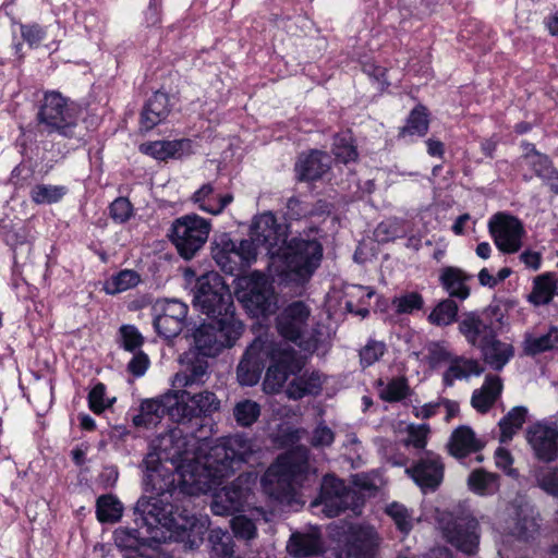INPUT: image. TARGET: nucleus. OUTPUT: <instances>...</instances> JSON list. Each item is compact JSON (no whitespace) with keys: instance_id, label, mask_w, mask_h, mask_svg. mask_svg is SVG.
<instances>
[{"instance_id":"f257e3e1","label":"nucleus","mask_w":558,"mask_h":558,"mask_svg":"<svg viewBox=\"0 0 558 558\" xmlns=\"http://www.w3.org/2000/svg\"><path fill=\"white\" fill-rule=\"evenodd\" d=\"M180 429H170L153 439L144 459V488L169 501L180 495L194 496L216 489L234 474L256 451L244 435L226 437L213 445L204 461L187 459Z\"/></svg>"},{"instance_id":"f03ea898","label":"nucleus","mask_w":558,"mask_h":558,"mask_svg":"<svg viewBox=\"0 0 558 558\" xmlns=\"http://www.w3.org/2000/svg\"><path fill=\"white\" fill-rule=\"evenodd\" d=\"M258 247H263L270 258L282 259V280L296 286L312 278L323 258V246L317 239L300 235L288 241L287 226L279 223L272 213L255 218L251 239L236 242L227 235L221 236L214 258L226 274L234 275L255 260Z\"/></svg>"},{"instance_id":"7ed1b4c3","label":"nucleus","mask_w":558,"mask_h":558,"mask_svg":"<svg viewBox=\"0 0 558 558\" xmlns=\"http://www.w3.org/2000/svg\"><path fill=\"white\" fill-rule=\"evenodd\" d=\"M135 529L119 527L114 531L116 545L144 556L145 548L157 547L163 538L160 527L172 532L190 549L197 548L208 530V518H196L185 507L180 509L166 498L151 495L141 497L134 507Z\"/></svg>"},{"instance_id":"20e7f679","label":"nucleus","mask_w":558,"mask_h":558,"mask_svg":"<svg viewBox=\"0 0 558 558\" xmlns=\"http://www.w3.org/2000/svg\"><path fill=\"white\" fill-rule=\"evenodd\" d=\"M313 480L315 470L310 464V452L304 447H296L280 454L268 466L260 484L264 493L270 498L290 504L296 495V489L311 485Z\"/></svg>"},{"instance_id":"39448f33","label":"nucleus","mask_w":558,"mask_h":558,"mask_svg":"<svg viewBox=\"0 0 558 558\" xmlns=\"http://www.w3.org/2000/svg\"><path fill=\"white\" fill-rule=\"evenodd\" d=\"M36 121L41 133L57 134L65 138L76 136L77 110L60 92L47 90L38 101Z\"/></svg>"},{"instance_id":"423d86ee","label":"nucleus","mask_w":558,"mask_h":558,"mask_svg":"<svg viewBox=\"0 0 558 558\" xmlns=\"http://www.w3.org/2000/svg\"><path fill=\"white\" fill-rule=\"evenodd\" d=\"M242 331L243 324L235 316L214 319L194 330V344L202 357L215 356L222 349L232 347Z\"/></svg>"},{"instance_id":"0eeeda50","label":"nucleus","mask_w":558,"mask_h":558,"mask_svg":"<svg viewBox=\"0 0 558 558\" xmlns=\"http://www.w3.org/2000/svg\"><path fill=\"white\" fill-rule=\"evenodd\" d=\"M194 304L211 320L234 316L231 293L217 272H208L197 279Z\"/></svg>"},{"instance_id":"6e6552de","label":"nucleus","mask_w":558,"mask_h":558,"mask_svg":"<svg viewBox=\"0 0 558 558\" xmlns=\"http://www.w3.org/2000/svg\"><path fill=\"white\" fill-rule=\"evenodd\" d=\"M437 523L449 544L468 555L476 553L481 535L478 521L473 515L445 511L438 514Z\"/></svg>"},{"instance_id":"1a4fd4ad","label":"nucleus","mask_w":558,"mask_h":558,"mask_svg":"<svg viewBox=\"0 0 558 558\" xmlns=\"http://www.w3.org/2000/svg\"><path fill=\"white\" fill-rule=\"evenodd\" d=\"M210 232V222L198 215H185L175 219L170 239L180 256L191 259L204 246Z\"/></svg>"},{"instance_id":"9d476101","label":"nucleus","mask_w":558,"mask_h":558,"mask_svg":"<svg viewBox=\"0 0 558 558\" xmlns=\"http://www.w3.org/2000/svg\"><path fill=\"white\" fill-rule=\"evenodd\" d=\"M308 307L301 301L288 305L277 317L279 333L304 350L316 349L319 339L307 330Z\"/></svg>"},{"instance_id":"9b49d317","label":"nucleus","mask_w":558,"mask_h":558,"mask_svg":"<svg viewBox=\"0 0 558 558\" xmlns=\"http://www.w3.org/2000/svg\"><path fill=\"white\" fill-rule=\"evenodd\" d=\"M357 495L344 481L335 475L323 477L318 498L312 502L313 507L322 506L328 518L339 515L342 511L356 506Z\"/></svg>"},{"instance_id":"f8f14e48","label":"nucleus","mask_w":558,"mask_h":558,"mask_svg":"<svg viewBox=\"0 0 558 558\" xmlns=\"http://www.w3.org/2000/svg\"><path fill=\"white\" fill-rule=\"evenodd\" d=\"M181 395L178 408L174 410L173 422L184 424L193 418L210 416L219 411L220 400L209 390L193 392L191 390H174Z\"/></svg>"},{"instance_id":"ddd939ff","label":"nucleus","mask_w":558,"mask_h":558,"mask_svg":"<svg viewBox=\"0 0 558 558\" xmlns=\"http://www.w3.org/2000/svg\"><path fill=\"white\" fill-rule=\"evenodd\" d=\"M488 229L495 245L502 253L512 254L521 248L524 228L518 218L498 213L489 219Z\"/></svg>"},{"instance_id":"4468645a","label":"nucleus","mask_w":558,"mask_h":558,"mask_svg":"<svg viewBox=\"0 0 558 558\" xmlns=\"http://www.w3.org/2000/svg\"><path fill=\"white\" fill-rule=\"evenodd\" d=\"M274 353L272 344L257 338L246 349L236 368L238 381L241 386L256 385L265 368V363Z\"/></svg>"},{"instance_id":"2eb2a0df","label":"nucleus","mask_w":558,"mask_h":558,"mask_svg":"<svg viewBox=\"0 0 558 558\" xmlns=\"http://www.w3.org/2000/svg\"><path fill=\"white\" fill-rule=\"evenodd\" d=\"M189 306L177 300H162L154 305V327L165 338H174L182 331Z\"/></svg>"},{"instance_id":"dca6fc26","label":"nucleus","mask_w":558,"mask_h":558,"mask_svg":"<svg viewBox=\"0 0 558 558\" xmlns=\"http://www.w3.org/2000/svg\"><path fill=\"white\" fill-rule=\"evenodd\" d=\"M271 353L272 364L267 368L263 389L266 393L279 392L290 375H295L302 369L300 360L295 356L292 349H283L275 355Z\"/></svg>"},{"instance_id":"f3484780","label":"nucleus","mask_w":558,"mask_h":558,"mask_svg":"<svg viewBox=\"0 0 558 558\" xmlns=\"http://www.w3.org/2000/svg\"><path fill=\"white\" fill-rule=\"evenodd\" d=\"M181 395H177L174 390L151 399H145L141 402L140 413L133 417V424L136 427L156 426L165 415L173 421L174 410Z\"/></svg>"},{"instance_id":"a211bd4d","label":"nucleus","mask_w":558,"mask_h":558,"mask_svg":"<svg viewBox=\"0 0 558 558\" xmlns=\"http://www.w3.org/2000/svg\"><path fill=\"white\" fill-rule=\"evenodd\" d=\"M526 440L536 459L553 462L558 458V426L556 423L537 422L526 429Z\"/></svg>"},{"instance_id":"6ab92c4d","label":"nucleus","mask_w":558,"mask_h":558,"mask_svg":"<svg viewBox=\"0 0 558 558\" xmlns=\"http://www.w3.org/2000/svg\"><path fill=\"white\" fill-rule=\"evenodd\" d=\"M245 307L254 315L271 313L276 305L272 286L260 274L253 275L240 296Z\"/></svg>"},{"instance_id":"aec40b11","label":"nucleus","mask_w":558,"mask_h":558,"mask_svg":"<svg viewBox=\"0 0 558 558\" xmlns=\"http://www.w3.org/2000/svg\"><path fill=\"white\" fill-rule=\"evenodd\" d=\"M458 330L469 345L477 349L496 332L492 319L477 311L462 313Z\"/></svg>"},{"instance_id":"412c9836","label":"nucleus","mask_w":558,"mask_h":558,"mask_svg":"<svg viewBox=\"0 0 558 558\" xmlns=\"http://www.w3.org/2000/svg\"><path fill=\"white\" fill-rule=\"evenodd\" d=\"M407 473L424 493L435 490L444 478V463L438 454L427 451L424 457L407 469Z\"/></svg>"},{"instance_id":"4be33fe9","label":"nucleus","mask_w":558,"mask_h":558,"mask_svg":"<svg viewBox=\"0 0 558 558\" xmlns=\"http://www.w3.org/2000/svg\"><path fill=\"white\" fill-rule=\"evenodd\" d=\"M250 493V487L244 484L242 476H239L215 495L210 505L211 511L217 515L241 511L247 501Z\"/></svg>"},{"instance_id":"5701e85b","label":"nucleus","mask_w":558,"mask_h":558,"mask_svg":"<svg viewBox=\"0 0 558 558\" xmlns=\"http://www.w3.org/2000/svg\"><path fill=\"white\" fill-rule=\"evenodd\" d=\"M348 556L354 558H374L378 546V536L371 526L349 525L345 537Z\"/></svg>"},{"instance_id":"b1692460","label":"nucleus","mask_w":558,"mask_h":558,"mask_svg":"<svg viewBox=\"0 0 558 558\" xmlns=\"http://www.w3.org/2000/svg\"><path fill=\"white\" fill-rule=\"evenodd\" d=\"M183 360V368L172 379L173 390H187L204 385L208 379V362L204 357L195 356Z\"/></svg>"},{"instance_id":"393cba45","label":"nucleus","mask_w":558,"mask_h":558,"mask_svg":"<svg viewBox=\"0 0 558 558\" xmlns=\"http://www.w3.org/2000/svg\"><path fill=\"white\" fill-rule=\"evenodd\" d=\"M331 167V157L323 150H311L308 154H301L296 163L295 172L300 181H315L320 179Z\"/></svg>"},{"instance_id":"a878e982","label":"nucleus","mask_w":558,"mask_h":558,"mask_svg":"<svg viewBox=\"0 0 558 558\" xmlns=\"http://www.w3.org/2000/svg\"><path fill=\"white\" fill-rule=\"evenodd\" d=\"M325 377L317 371L296 373L286 387V396L291 400H300L306 396H318L323 390Z\"/></svg>"},{"instance_id":"bb28decb","label":"nucleus","mask_w":558,"mask_h":558,"mask_svg":"<svg viewBox=\"0 0 558 558\" xmlns=\"http://www.w3.org/2000/svg\"><path fill=\"white\" fill-rule=\"evenodd\" d=\"M471 279V275L452 266L442 268L439 275V282L442 289L448 293V299L454 301H464L470 296L471 291L468 281Z\"/></svg>"},{"instance_id":"cd10ccee","label":"nucleus","mask_w":558,"mask_h":558,"mask_svg":"<svg viewBox=\"0 0 558 558\" xmlns=\"http://www.w3.org/2000/svg\"><path fill=\"white\" fill-rule=\"evenodd\" d=\"M170 113L169 96L162 92H156L146 101L141 112V129L150 131L161 123Z\"/></svg>"},{"instance_id":"c85d7f7f","label":"nucleus","mask_w":558,"mask_h":558,"mask_svg":"<svg viewBox=\"0 0 558 558\" xmlns=\"http://www.w3.org/2000/svg\"><path fill=\"white\" fill-rule=\"evenodd\" d=\"M483 361L494 371H501L514 355L512 344L504 342L494 332L492 339L486 340L480 348Z\"/></svg>"},{"instance_id":"c756f323","label":"nucleus","mask_w":558,"mask_h":558,"mask_svg":"<svg viewBox=\"0 0 558 558\" xmlns=\"http://www.w3.org/2000/svg\"><path fill=\"white\" fill-rule=\"evenodd\" d=\"M191 201L201 209L210 215H219L233 201L232 194H217L211 183L203 184L191 196Z\"/></svg>"},{"instance_id":"7c9ffc66","label":"nucleus","mask_w":558,"mask_h":558,"mask_svg":"<svg viewBox=\"0 0 558 558\" xmlns=\"http://www.w3.org/2000/svg\"><path fill=\"white\" fill-rule=\"evenodd\" d=\"M483 447L484 444L476 437L473 429L465 425L456 428L448 442L449 453L458 459L477 452Z\"/></svg>"},{"instance_id":"2f4dec72","label":"nucleus","mask_w":558,"mask_h":558,"mask_svg":"<svg viewBox=\"0 0 558 558\" xmlns=\"http://www.w3.org/2000/svg\"><path fill=\"white\" fill-rule=\"evenodd\" d=\"M191 150L190 140L156 141L141 145V151L158 160L180 158Z\"/></svg>"},{"instance_id":"473e14b6","label":"nucleus","mask_w":558,"mask_h":558,"mask_svg":"<svg viewBox=\"0 0 558 558\" xmlns=\"http://www.w3.org/2000/svg\"><path fill=\"white\" fill-rule=\"evenodd\" d=\"M502 391V381L499 376L487 375L480 389L472 393L471 404L481 413H486L494 405Z\"/></svg>"},{"instance_id":"72a5a7b5","label":"nucleus","mask_w":558,"mask_h":558,"mask_svg":"<svg viewBox=\"0 0 558 558\" xmlns=\"http://www.w3.org/2000/svg\"><path fill=\"white\" fill-rule=\"evenodd\" d=\"M484 372L478 361L464 356H452L449 366L442 375V383L447 387L453 386L456 380L469 379Z\"/></svg>"},{"instance_id":"f704fd0d","label":"nucleus","mask_w":558,"mask_h":558,"mask_svg":"<svg viewBox=\"0 0 558 558\" xmlns=\"http://www.w3.org/2000/svg\"><path fill=\"white\" fill-rule=\"evenodd\" d=\"M558 350V328L550 327L542 335L526 333L523 351L526 355H537L546 351Z\"/></svg>"},{"instance_id":"c9c22d12","label":"nucleus","mask_w":558,"mask_h":558,"mask_svg":"<svg viewBox=\"0 0 558 558\" xmlns=\"http://www.w3.org/2000/svg\"><path fill=\"white\" fill-rule=\"evenodd\" d=\"M288 551L294 557H307L316 555L322 549L319 536L312 533H293L287 545Z\"/></svg>"},{"instance_id":"e433bc0d","label":"nucleus","mask_w":558,"mask_h":558,"mask_svg":"<svg viewBox=\"0 0 558 558\" xmlns=\"http://www.w3.org/2000/svg\"><path fill=\"white\" fill-rule=\"evenodd\" d=\"M469 488L480 496H492L499 490V475L477 469L468 478Z\"/></svg>"},{"instance_id":"4c0bfd02","label":"nucleus","mask_w":558,"mask_h":558,"mask_svg":"<svg viewBox=\"0 0 558 558\" xmlns=\"http://www.w3.org/2000/svg\"><path fill=\"white\" fill-rule=\"evenodd\" d=\"M379 397L386 402H400L412 393L408 379L404 376L393 377L387 384L379 379L377 383Z\"/></svg>"},{"instance_id":"58836bf2","label":"nucleus","mask_w":558,"mask_h":558,"mask_svg":"<svg viewBox=\"0 0 558 558\" xmlns=\"http://www.w3.org/2000/svg\"><path fill=\"white\" fill-rule=\"evenodd\" d=\"M527 410L524 407H514L506 416L499 421V441L506 444L510 441L513 435L522 427L525 422Z\"/></svg>"},{"instance_id":"ea45409f","label":"nucleus","mask_w":558,"mask_h":558,"mask_svg":"<svg viewBox=\"0 0 558 558\" xmlns=\"http://www.w3.org/2000/svg\"><path fill=\"white\" fill-rule=\"evenodd\" d=\"M459 306L454 300L439 301L427 316V320L435 326L446 327L459 319Z\"/></svg>"},{"instance_id":"a19ab883","label":"nucleus","mask_w":558,"mask_h":558,"mask_svg":"<svg viewBox=\"0 0 558 558\" xmlns=\"http://www.w3.org/2000/svg\"><path fill=\"white\" fill-rule=\"evenodd\" d=\"M429 126L428 112L426 107L418 105L410 112L407 123L399 132L400 137L410 136H424Z\"/></svg>"},{"instance_id":"79ce46f5","label":"nucleus","mask_w":558,"mask_h":558,"mask_svg":"<svg viewBox=\"0 0 558 558\" xmlns=\"http://www.w3.org/2000/svg\"><path fill=\"white\" fill-rule=\"evenodd\" d=\"M69 190L65 185L36 184L29 192V197L36 205H51L59 203Z\"/></svg>"},{"instance_id":"37998d69","label":"nucleus","mask_w":558,"mask_h":558,"mask_svg":"<svg viewBox=\"0 0 558 558\" xmlns=\"http://www.w3.org/2000/svg\"><path fill=\"white\" fill-rule=\"evenodd\" d=\"M423 295L417 291H405L391 300L393 311L399 315H412L424 307Z\"/></svg>"},{"instance_id":"c03bdc74","label":"nucleus","mask_w":558,"mask_h":558,"mask_svg":"<svg viewBox=\"0 0 558 558\" xmlns=\"http://www.w3.org/2000/svg\"><path fill=\"white\" fill-rule=\"evenodd\" d=\"M537 530L538 524L535 518L523 511H517L512 523L507 526V531L510 535L524 541L532 537Z\"/></svg>"},{"instance_id":"a18cd8bd","label":"nucleus","mask_w":558,"mask_h":558,"mask_svg":"<svg viewBox=\"0 0 558 558\" xmlns=\"http://www.w3.org/2000/svg\"><path fill=\"white\" fill-rule=\"evenodd\" d=\"M123 506L112 495H102L96 502V514L100 522H117L122 517Z\"/></svg>"},{"instance_id":"49530a36","label":"nucleus","mask_w":558,"mask_h":558,"mask_svg":"<svg viewBox=\"0 0 558 558\" xmlns=\"http://www.w3.org/2000/svg\"><path fill=\"white\" fill-rule=\"evenodd\" d=\"M555 278L545 274L534 280L533 290L529 295V301L535 305H544L551 301L555 293Z\"/></svg>"},{"instance_id":"de8ad7c7","label":"nucleus","mask_w":558,"mask_h":558,"mask_svg":"<svg viewBox=\"0 0 558 558\" xmlns=\"http://www.w3.org/2000/svg\"><path fill=\"white\" fill-rule=\"evenodd\" d=\"M140 281V275L135 270L124 269L106 281L105 291L108 294L121 293L136 287Z\"/></svg>"},{"instance_id":"09e8293b","label":"nucleus","mask_w":558,"mask_h":558,"mask_svg":"<svg viewBox=\"0 0 558 558\" xmlns=\"http://www.w3.org/2000/svg\"><path fill=\"white\" fill-rule=\"evenodd\" d=\"M260 411L259 403L251 399H244L235 403L233 416L238 425L250 427L258 420Z\"/></svg>"},{"instance_id":"8fccbe9b","label":"nucleus","mask_w":558,"mask_h":558,"mask_svg":"<svg viewBox=\"0 0 558 558\" xmlns=\"http://www.w3.org/2000/svg\"><path fill=\"white\" fill-rule=\"evenodd\" d=\"M387 345L384 341L368 339L366 344L360 350V365L367 368L378 362L386 353Z\"/></svg>"},{"instance_id":"3c124183","label":"nucleus","mask_w":558,"mask_h":558,"mask_svg":"<svg viewBox=\"0 0 558 558\" xmlns=\"http://www.w3.org/2000/svg\"><path fill=\"white\" fill-rule=\"evenodd\" d=\"M386 512L393 520L400 532L408 534L412 530V515L403 505L392 502L386 508Z\"/></svg>"},{"instance_id":"603ef678","label":"nucleus","mask_w":558,"mask_h":558,"mask_svg":"<svg viewBox=\"0 0 558 558\" xmlns=\"http://www.w3.org/2000/svg\"><path fill=\"white\" fill-rule=\"evenodd\" d=\"M119 335L121 347L129 352H135L140 350L144 343V337L133 325L121 326Z\"/></svg>"},{"instance_id":"864d4df0","label":"nucleus","mask_w":558,"mask_h":558,"mask_svg":"<svg viewBox=\"0 0 558 558\" xmlns=\"http://www.w3.org/2000/svg\"><path fill=\"white\" fill-rule=\"evenodd\" d=\"M133 215V205L126 197H118L109 206V216L116 223H125Z\"/></svg>"},{"instance_id":"5fc2aeb1","label":"nucleus","mask_w":558,"mask_h":558,"mask_svg":"<svg viewBox=\"0 0 558 558\" xmlns=\"http://www.w3.org/2000/svg\"><path fill=\"white\" fill-rule=\"evenodd\" d=\"M523 160L533 169L535 174L542 179L553 173V165L549 158L542 153L523 154Z\"/></svg>"},{"instance_id":"6e6d98bb","label":"nucleus","mask_w":558,"mask_h":558,"mask_svg":"<svg viewBox=\"0 0 558 558\" xmlns=\"http://www.w3.org/2000/svg\"><path fill=\"white\" fill-rule=\"evenodd\" d=\"M336 159L340 162L348 163L357 157V151L352 145L351 140L345 136H336L332 147Z\"/></svg>"},{"instance_id":"4d7b16f0","label":"nucleus","mask_w":558,"mask_h":558,"mask_svg":"<svg viewBox=\"0 0 558 558\" xmlns=\"http://www.w3.org/2000/svg\"><path fill=\"white\" fill-rule=\"evenodd\" d=\"M231 529L239 538L250 541L256 537L257 527L253 520L245 515H235L231 520Z\"/></svg>"},{"instance_id":"13d9d810","label":"nucleus","mask_w":558,"mask_h":558,"mask_svg":"<svg viewBox=\"0 0 558 558\" xmlns=\"http://www.w3.org/2000/svg\"><path fill=\"white\" fill-rule=\"evenodd\" d=\"M408 437L405 439L407 446H412L416 449H423L427 442V436L430 432L427 424H411L408 426Z\"/></svg>"},{"instance_id":"bf43d9fd","label":"nucleus","mask_w":558,"mask_h":558,"mask_svg":"<svg viewBox=\"0 0 558 558\" xmlns=\"http://www.w3.org/2000/svg\"><path fill=\"white\" fill-rule=\"evenodd\" d=\"M335 441V433L324 423L318 424L311 436V445L315 448L330 447Z\"/></svg>"},{"instance_id":"052dcab7","label":"nucleus","mask_w":558,"mask_h":558,"mask_svg":"<svg viewBox=\"0 0 558 558\" xmlns=\"http://www.w3.org/2000/svg\"><path fill=\"white\" fill-rule=\"evenodd\" d=\"M106 386L101 383L96 384L88 393V405L89 409L100 414L106 408L110 405V402L105 400Z\"/></svg>"},{"instance_id":"680f3d73","label":"nucleus","mask_w":558,"mask_h":558,"mask_svg":"<svg viewBox=\"0 0 558 558\" xmlns=\"http://www.w3.org/2000/svg\"><path fill=\"white\" fill-rule=\"evenodd\" d=\"M21 35L31 48H36L46 37V31L38 24H22Z\"/></svg>"},{"instance_id":"e2e57ef3","label":"nucleus","mask_w":558,"mask_h":558,"mask_svg":"<svg viewBox=\"0 0 558 558\" xmlns=\"http://www.w3.org/2000/svg\"><path fill=\"white\" fill-rule=\"evenodd\" d=\"M538 484L546 493L558 496V469H548L538 476Z\"/></svg>"},{"instance_id":"0e129e2a","label":"nucleus","mask_w":558,"mask_h":558,"mask_svg":"<svg viewBox=\"0 0 558 558\" xmlns=\"http://www.w3.org/2000/svg\"><path fill=\"white\" fill-rule=\"evenodd\" d=\"M4 234L3 239L8 245L12 247L13 251L21 245H24L28 242L26 230L23 227L20 228H10L3 227Z\"/></svg>"},{"instance_id":"69168bd1","label":"nucleus","mask_w":558,"mask_h":558,"mask_svg":"<svg viewBox=\"0 0 558 558\" xmlns=\"http://www.w3.org/2000/svg\"><path fill=\"white\" fill-rule=\"evenodd\" d=\"M452 356L447 349L438 342H433L427 347V360L430 366H437L444 362H450Z\"/></svg>"},{"instance_id":"338daca9","label":"nucleus","mask_w":558,"mask_h":558,"mask_svg":"<svg viewBox=\"0 0 558 558\" xmlns=\"http://www.w3.org/2000/svg\"><path fill=\"white\" fill-rule=\"evenodd\" d=\"M148 365H149L148 356L142 351H138V352L135 351L133 357L131 359V361L128 364V371L132 375L140 377L145 374Z\"/></svg>"},{"instance_id":"774afa93","label":"nucleus","mask_w":558,"mask_h":558,"mask_svg":"<svg viewBox=\"0 0 558 558\" xmlns=\"http://www.w3.org/2000/svg\"><path fill=\"white\" fill-rule=\"evenodd\" d=\"M495 463L497 468L501 469L508 475L514 476L517 474L515 470L511 468L513 459L507 449L500 447L496 450Z\"/></svg>"}]
</instances>
